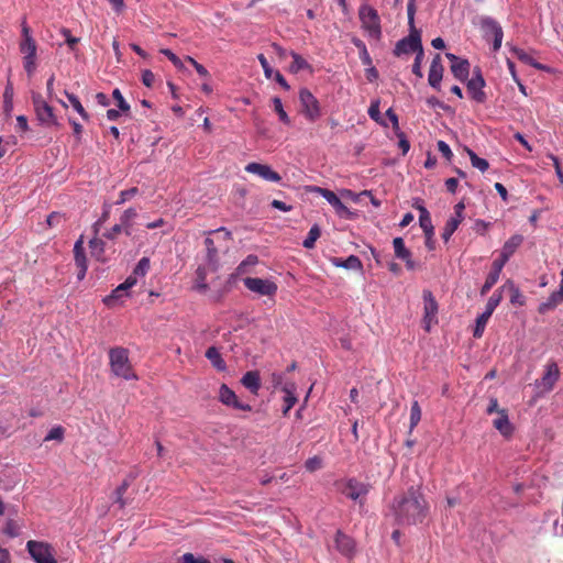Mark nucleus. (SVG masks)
Returning <instances> with one entry per match:
<instances>
[{"label": "nucleus", "instance_id": "1", "mask_svg": "<svg viewBox=\"0 0 563 563\" xmlns=\"http://www.w3.org/2000/svg\"><path fill=\"white\" fill-rule=\"evenodd\" d=\"M390 510L398 526H416L427 519L430 505L421 486H410L394 497Z\"/></svg>", "mask_w": 563, "mask_h": 563}, {"label": "nucleus", "instance_id": "2", "mask_svg": "<svg viewBox=\"0 0 563 563\" xmlns=\"http://www.w3.org/2000/svg\"><path fill=\"white\" fill-rule=\"evenodd\" d=\"M21 33L22 38L19 42V51L23 55V68L27 76L32 77L37 68V44L25 19L21 23Z\"/></svg>", "mask_w": 563, "mask_h": 563}, {"label": "nucleus", "instance_id": "3", "mask_svg": "<svg viewBox=\"0 0 563 563\" xmlns=\"http://www.w3.org/2000/svg\"><path fill=\"white\" fill-rule=\"evenodd\" d=\"M362 27L372 38L379 40L382 36L380 19L377 11L368 5L363 4L358 10Z\"/></svg>", "mask_w": 563, "mask_h": 563}, {"label": "nucleus", "instance_id": "4", "mask_svg": "<svg viewBox=\"0 0 563 563\" xmlns=\"http://www.w3.org/2000/svg\"><path fill=\"white\" fill-rule=\"evenodd\" d=\"M299 101L301 106V112L307 120L314 122L321 117L320 103L309 89H300Z\"/></svg>", "mask_w": 563, "mask_h": 563}, {"label": "nucleus", "instance_id": "5", "mask_svg": "<svg viewBox=\"0 0 563 563\" xmlns=\"http://www.w3.org/2000/svg\"><path fill=\"white\" fill-rule=\"evenodd\" d=\"M466 81V90L472 100L477 103H485L487 101V95L484 91L486 81L482 75L481 68L476 67L473 70V76Z\"/></svg>", "mask_w": 563, "mask_h": 563}, {"label": "nucleus", "instance_id": "6", "mask_svg": "<svg viewBox=\"0 0 563 563\" xmlns=\"http://www.w3.org/2000/svg\"><path fill=\"white\" fill-rule=\"evenodd\" d=\"M32 102L36 119L45 126L57 125V118L53 108L43 99L40 93L32 95Z\"/></svg>", "mask_w": 563, "mask_h": 563}, {"label": "nucleus", "instance_id": "7", "mask_svg": "<svg viewBox=\"0 0 563 563\" xmlns=\"http://www.w3.org/2000/svg\"><path fill=\"white\" fill-rule=\"evenodd\" d=\"M26 549L36 563H57L53 548L48 543L31 540L27 541Z\"/></svg>", "mask_w": 563, "mask_h": 563}, {"label": "nucleus", "instance_id": "8", "mask_svg": "<svg viewBox=\"0 0 563 563\" xmlns=\"http://www.w3.org/2000/svg\"><path fill=\"white\" fill-rule=\"evenodd\" d=\"M419 49H423L421 43V34L419 30L413 27L410 29V33L407 37H404L397 42L394 54L396 56H400L402 54H409L413 52L418 53Z\"/></svg>", "mask_w": 563, "mask_h": 563}, {"label": "nucleus", "instance_id": "9", "mask_svg": "<svg viewBox=\"0 0 563 563\" xmlns=\"http://www.w3.org/2000/svg\"><path fill=\"white\" fill-rule=\"evenodd\" d=\"M339 490L352 500H358L366 496L369 492V486L365 483L357 481L356 478H349L345 482L338 484Z\"/></svg>", "mask_w": 563, "mask_h": 563}, {"label": "nucleus", "instance_id": "10", "mask_svg": "<svg viewBox=\"0 0 563 563\" xmlns=\"http://www.w3.org/2000/svg\"><path fill=\"white\" fill-rule=\"evenodd\" d=\"M485 38H493V51L497 52L503 43L504 32L500 24L492 18H484L481 22Z\"/></svg>", "mask_w": 563, "mask_h": 563}, {"label": "nucleus", "instance_id": "11", "mask_svg": "<svg viewBox=\"0 0 563 563\" xmlns=\"http://www.w3.org/2000/svg\"><path fill=\"white\" fill-rule=\"evenodd\" d=\"M111 369L115 376L124 379H136L137 376L132 369L128 354H110Z\"/></svg>", "mask_w": 563, "mask_h": 563}, {"label": "nucleus", "instance_id": "12", "mask_svg": "<svg viewBox=\"0 0 563 563\" xmlns=\"http://www.w3.org/2000/svg\"><path fill=\"white\" fill-rule=\"evenodd\" d=\"M243 283L249 290L262 296H274L277 291V285L268 279L246 277L243 279Z\"/></svg>", "mask_w": 563, "mask_h": 563}, {"label": "nucleus", "instance_id": "13", "mask_svg": "<svg viewBox=\"0 0 563 563\" xmlns=\"http://www.w3.org/2000/svg\"><path fill=\"white\" fill-rule=\"evenodd\" d=\"M560 369L555 362H549L544 367V373L539 380L536 382V386L541 388L543 393H549L553 389L555 383L560 378Z\"/></svg>", "mask_w": 563, "mask_h": 563}, {"label": "nucleus", "instance_id": "14", "mask_svg": "<svg viewBox=\"0 0 563 563\" xmlns=\"http://www.w3.org/2000/svg\"><path fill=\"white\" fill-rule=\"evenodd\" d=\"M423 302H424V316H423V323L427 331L430 330V327L433 322H437V314H438V302L433 296V294L426 289L422 294Z\"/></svg>", "mask_w": 563, "mask_h": 563}, {"label": "nucleus", "instance_id": "15", "mask_svg": "<svg viewBox=\"0 0 563 563\" xmlns=\"http://www.w3.org/2000/svg\"><path fill=\"white\" fill-rule=\"evenodd\" d=\"M446 58L451 62V71L453 76L460 81H465L470 76V63L467 59L461 58L452 53L445 54Z\"/></svg>", "mask_w": 563, "mask_h": 563}, {"label": "nucleus", "instance_id": "16", "mask_svg": "<svg viewBox=\"0 0 563 563\" xmlns=\"http://www.w3.org/2000/svg\"><path fill=\"white\" fill-rule=\"evenodd\" d=\"M245 170L247 173L257 175L258 177L263 178L264 180L272 181V183H278L280 181L282 177L280 175L273 170L268 165L260 164V163H249L245 166Z\"/></svg>", "mask_w": 563, "mask_h": 563}, {"label": "nucleus", "instance_id": "17", "mask_svg": "<svg viewBox=\"0 0 563 563\" xmlns=\"http://www.w3.org/2000/svg\"><path fill=\"white\" fill-rule=\"evenodd\" d=\"M443 71H444V67L442 65L441 55L435 54V56L433 57V59L431 62L429 75H428V82L432 88L440 90L441 80L443 78Z\"/></svg>", "mask_w": 563, "mask_h": 563}, {"label": "nucleus", "instance_id": "18", "mask_svg": "<svg viewBox=\"0 0 563 563\" xmlns=\"http://www.w3.org/2000/svg\"><path fill=\"white\" fill-rule=\"evenodd\" d=\"M219 399L222 404L231 406L239 410L250 411L252 409L250 405L240 402L235 393L232 389H230L225 384H222L220 387Z\"/></svg>", "mask_w": 563, "mask_h": 563}, {"label": "nucleus", "instance_id": "19", "mask_svg": "<svg viewBox=\"0 0 563 563\" xmlns=\"http://www.w3.org/2000/svg\"><path fill=\"white\" fill-rule=\"evenodd\" d=\"M395 256L405 262L406 268L408 271H415L417 268V264L411 258V252L406 247L402 238H395L393 241Z\"/></svg>", "mask_w": 563, "mask_h": 563}, {"label": "nucleus", "instance_id": "20", "mask_svg": "<svg viewBox=\"0 0 563 563\" xmlns=\"http://www.w3.org/2000/svg\"><path fill=\"white\" fill-rule=\"evenodd\" d=\"M74 257L78 267V279H82L87 273V257L84 247V236L81 235L74 245Z\"/></svg>", "mask_w": 563, "mask_h": 563}, {"label": "nucleus", "instance_id": "21", "mask_svg": "<svg viewBox=\"0 0 563 563\" xmlns=\"http://www.w3.org/2000/svg\"><path fill=\"white\" fill-rule=\"evenodd\" d=\"M335 548L342 555L346 558H353L355 554L354 540L340 530L335 534Z\"/></svg>", "mask_w": 563, "mask_h": 563}, {"label": "nucleus", "instance_id": "22", "mask_svg": "<svg viewBox=\"0 0 563 563\" xmlns=\"http://www.w3.org/2000/svg\"><path fill=\"white\" fill-rule=\"evenodd\" d=\"M505 265H506V263L503 262L499 258H496L493 262L492 271L487 275L486 280H485V283H484V285H483V287L481 289V295L482 296L486 295L495 286V284L498 282L499 275H500V273H501V271H503Z\"/></svg>", "mask_w": 563, "mask_h": 563}, {"label": "nucleus", "instance_id": "23", "mask_svg": "<svg viewBox=\"0 0 563 563\" xmlns=\"http://www.w3.org/2000/svg\"><path fill=\"white\" fill-rule=\"evenodd\" d=\"M523 236L520 234L512 235L509 240H507L501 249L499 260L507 263L512 254L517 251V249L522 244Z\"/></svg>", "mask_w": 563, "mask_h": 563}, {"label": "nucleus", "instance_id": "24", "mask_svg": "<svg viewBox=\"0 0 563 563\" xmlns=\"http://www.w3.org/2000/svg\"><path fill=\"white\" fill-rule=\"evenodd\" d=\"M493 426L500 432L501 435L509 438L514 432V427L509 421L508 412L506 409L499 411L496 419L493 420Z\"/></svg>", "mask_w": 563, "mask_h": 563}, {"label": "nucleus", "instance_id": "25", "mask_svg": "<svg viewBox=\"0 0 563 563\" xmlns=\"http://www.w3.org/2000/svg\"><path fill=\"white\" fill-rule=\"evenodd\" d=\"M322 197L335 209V211L340 214H346L349 212L347 207L340 200V198L331 190L324 188H316Z\"/></svg>", "mask_w": 563, "mask_h": 563}, {"label": "nucleus", "instance_id": "26", "mask_svg": "<svg viewBox=\"0 0 563 563\" xmlns=\"http://www.w3.org/2000/svg\"><path fill=\"white\" fill-rule=\"evenodd\" d=\"M214 240L210 236L206 238L205 240V246L207 251L206 261L208 264V267L214 272L218 268V262H219V252L218 249L214 245Z\"/></svg>", "mask_w": 563, "mask_h": 563}, {"label": "nucleus", "instance_id": "27", "mask_svg": "<svg viewBox=\"0 0 563 563\" xmlns=\"http://www.w3.org/2000/svg\"><path fill=\"white\" fill-rule=\"evenodd\" d=\"M331 263L336 267H343L346 269L362 271L363 268V264L356 255H350L345 260L340 257H332Z\"/></svg>", "mask_w": 563, "mask_h": 563}, {"label": "nucleus", "instance_id": "28", "mask_svg": "<svg viewBox=\"0 0 563 563\" xmlns=\"http://www.w3.org/2000/svg\"><path fill=\"white\" fill-rule=\"evenodd\" d=\"M241 383L243 384V386L245 388H247L252 394H257L260 387H261V378H260V374L258 372L256 371H250V372H246L242 379H241Z\"/></svg>", "mask_w": 563, "mask_h": 563}, {"label": "nucleus", "instance_id": "29", "mask_svg": "<svg viewBox=\"0 0 563 563\" xmlns=\"http://www.w3.org/2000/svg\"><path fill=\"white\" fill-rule=\"evenodd\" d=\"M89 247H90V252H91V255L99 262H107V257L104 255V250H106V243L97 238V236H93L90 241H89Z\"/></svg>", "mask_w": 563, "mask_h": 563}, {"label": "nucleus", "instance_id": "30", "mask_svg": "<svg viewBox=\"0 0 563 563\" xmlns=\"http://www.w3.org/2000/svg\"><path fill=\"white\" fill-rule=\"evenodd\" d=\"M295 389H296V387H295L294 384H285L282 387V390L285 393V397H284L285 407H284V410H283V413L285 416L289 412V410L297 402V397L295 395Z\"/></svg>", "mask_w": 563, "mask_h": 563}, {"label": "nucleus", "instance_id": "31", "mask_svg": "<svg viewBox=\"0 0 563 563\" xmlns=\"http://www.w3.org/2000/svg\"><path fill=\"white\" fill-rule=\"evenodd\" d=\"M208 271H211L208 265H200L196 271L195 288L200 292H206L209 288L206 282Z\"/></svg>", "mask_w": 563, "mask_h": 563}, {"label": "nucleus", "instance_id": "32", "mask_svg": "<svg viewBox=\"0 0 563 563\" xmlns=\"http://www.w3.org/2000/svg\"><path fill=\"white\" fill-rule=\"evenodd\" d=\"M561 302H563V296L560 292L554 291L544 302L540 303L538 311L544 314L550 310H553Z\"/></svg>", "mask_w": 563, "mask_h": 563}, {"label": "nucleus", "instance_id": "33", "mask_svg": "<svg viewBox=\"0 0 563 563\" xmlns=\"http://www.w3.org/2000/svg\"><path fill=\"white\" fill-rule=\"evenodd\" d=\"M504 287H508L510 291V302L517 306H523L526 303V297L520 289L511 282L507 280Z\"/></svg>", "mask_w": 563, "mask_h": 563}, {"label": "nucleus", "instance_id": "34", "mask_svg": "<svg viewBox=\"0 0 563 563\" xmlns=\"http://www.w3.org/2000/svg\"><path fill=\"white\" fill-rule=\"evenodd\" d=\"M136 216V210L134 208H129L120 217V223L123 225L126 235H131L132 222Z\"/></svg>", "mask_w": 563, "mask_h": 563}, {"label": "nucleus", "instance_id": "35", "mask_svg": "<svg viewBox=\"0 0 563 563\" xmlns=\"http://www.w3.org/2000/svg\"><path fill=\"white\" fill-rule=\"evenodd\" d=\"M511 52L514 53V55L522 63L527 64V65H530L537 69H541L542 66L541 64H539L538 62L534 60V58L528 54L527 52H525L523 49L521 48H518V47H512L511 48Z\"/></svg>", "mask_w": 563, "mask_h": 563}, {"label": "nucleus", "instance_id": "36", "mask_svg": "<svg viewBox=\"0 0 563 563\" xmlns=\"http://www.w3.org/2000/svg\"><path fill=\"white\" fill-rule=\"evenodd\" d=\"M352 43L358 48L360 51V59L363 65L371 66L372 65V57L369 56V53L366 48L365 43L360 40L358 37H353Z\"/></svg>", "mask_w": 563, "mask_h": 563}, {"label": "nucleus", "instance_id": "37", "mask_svg": "<svg viewBox=\"0 0 563 563\" xmlns=\"http://www.w3.org/2000/svg\"><path fill=\"white\" fill-rule=\"evenodd\" d=\"M320 235H321V230H320L319 225L313 224L310 228L307 238L303 240L302 246L308 250L313 249L316 241L320 238Z\"/></svg>", "mask_w": 563, "mask_h": 563}, {"label": "nucleus", "instance_id": "38", "mask_svg": "<svg viewBox=\"0 0 563 563\" xmlns=\"http://www.w3.org/2000/svg\"><path fill=\"white\" fill-rule=\"evenodd\" d=\"M65 95H66L68 101L70 102V104L73 106V108L82 118V120L89 121L90 117H89L88 112L85 110V108L82 107L79 99L74 93H69L67 91H65Z\"/></svg>", "mask_w": 563, "mask_h": 563}, {"label": "nucleus", "instance_id": "39", "mask_svg": "<svg viewBox=\"0 0 563 563\" xmlns=\"http://www.w3.org/2000/svg\"><path fill=\"white\" fill-rule=\"evenodd\" d=\"M130 484L131 483L129 479H124L114 492V503L118 504L120 508H124L126 505V500L123 498V496L130 487Z\"/></svg>", "mask_w": 563, "mask_h": 563}, {"label": "nucleus", "instance_id": "40", "mask_svg": "<svg viewBox=\"0 0 563 563\" xmlns=\"http://www.w3.org/2000/svg\"><path fill=\"white\" fill-rule=\"evenodd\" d=\"M258 263V257L256 255H249L244 261H242L236 267V274L243 275L250 272V268L254 267Z\"/></svg>", "mask_w": 563, "mask_h": 563}, {"label": "nucleus", "instance_id": "41", "mask_svg": "<svg viewBox=\"0 0 563 563\" xmlns=\"http://www.w3.org/2000/svg\"><path fill=\"white\" fill-rule=\"evenodd\" d=\"M368 115L372 120H374L376 123L387 126V123L383 119L380 111H379V100H373L371 102V106L368 108Z\"/></svg>", "mask_w": 563, "mask_h": 563}, {"label": "nucleus", "instance_id": "42", "mask_svg": "<svg viewBox=\"0 0 563 563\" xmlns=\"http://www.w3.org/2000/svg\"><path fill=\"white\" fill-rule=\"evenodd\" d=\"M272 101H273L274 110L278 114L279 120L283 123L289 125L291 123V120H290L289 115L287 114V112L284 110L283 102H282L280 98L274 97Z\"/></svg>", "mask_w": 563, "mask_h": 563}, {"label": "nucleus", "instance_id": "43", "mask_svg": "<svg viewBox=\"0 0 563 563\" xmlns=\"http://www.w3.org/2000/svg\"><path fill=\"white\" fill-rule=\"evenodd\" d=\"M460 225V219H449L441 234L444 242H448Z\"/></svg>", "mask_w": 563, "mask_h": 563}, {"label": "nucleus", "instance_id": "44", "mask_svg": "<svg viewBox=\"0 0 563 563\" xmlns=\"http://www.w3.org/2000/svg\"><path fill=\"white\" fill-rule=\"evenodd\" d=\"M467 154L473 167L479 169L483 173L488 169L489 164L486 159L478 157L472 150H467Z\"/></svg>", "mask_w": 563, "mask_h": 563}, {"label": "nucleus", "instance_id": "45", "mask_svg": "<svg viewBox=\"0 0 563 563\" xmlns=\"http://www.w3.org/2000/svg\"><path fill=\"white\" fill-rule=\"evenodd\" d=\"M420 420H421V408L419 406V402L417 400H415L411 404V408H410V431H412L413 428L417 427V424L420 422Z\"/></svg>", "mask_w": 563, "mask_h": 563}, {"label": "nucleus", "instance_id": "46", "mask_svg": "<svg viewBox=\"0 0 563 563\" xmlns=\"http://www.w3.org/2000/svg\"><path fill=\"white\" fill-rule=\"evenodd\" d=\"M291 56L294 58L291 65H290V70L292 73H298L302 69H307L309 68V64L307 63V60L305 58H302L300 55H298L297 53H291Z\"/></svg>", "mask_w": 563, "mask_h": 563}, {"label": "nucleus", "instance_id": "47", "mask_svg": "<svg viewBox=\"0 0 563 563\" xmlns=\"http://www.w3.org/2000/svg\"><path fill=\"white\" fill-rule=\"evenodd\" d=\"M65 429L62 426H56L49 430L47 435L44 438V441L56 440L62 442L64 440Z\"/></svg>", "mask_w": 563, "mask_h": 563}, {"label": "nucleus", "instance_id": "48", "mask_svg": "<svg viewBox=\"0 0 563 563\" xmlns=\"http://www.w3.org/2000/svg\"><path fill=\"white\" fill-rule=\"evenodd\" d=\"M490 313L489 312H483L482 314H479L476 319V328H475V331H474V336H481L483 331H484V328L488 321V319L490 318Z\"/></svg>", "mask_w": 563, "mask_h": 563}, {"label": "nucleus", "instance_id": "49", "mask_svg": "<svg viewBox=\"0 0 563 563\" xmlns=\"http://www.w3.org/2000/svg\"><path fill=\"white\" fill-rule=\"evenodd\" d=\"M503 299V296H501V292H499L498 290H496L488 299L487 303H486V308H485V312H489L490 314H493L494 310L497 308V306L499 305V302L501 301Z\"/></svg>", "mask_w": 563, "mask_h": 563}, {"label": "nucleus", "instance_id": "50", "mask_svg": "<svg viewBox=\"0 0 563 563\" xmlns=\"http://www.w3.org/2000/svg\"><path fill=\"white\" fill-rule=\"evenodd\" d=\"M221 355L222 354H206L214 368H217L219 372H225L227 365Z\"/></svg>", "mask_w": 563, "mask_h": 563}, {"label": "nucleus", "instance_id": "51", "mask_svg": "<svg viewBox=\"0 0 563 563\" xmlns=\"http://www.w3.org/2000/svg\"><path fill=\"white\" fill-rule=\"evenodd\" d=\"M126 290L124 289V287L122 285H119L110 296L106 297L104 298V303L107 306H110L112 305L117 299L123 297V296H126Z\"/></svg>", "mask_w": 563, "mask_h": 563}, {"label": "nucleus", "instance_id": "52", "mask_svg": "<svg viewBox=\"0 0 563 563\" xmlns=\"http://www.w3.org/2000/svg\"><path fill=\"white\" fill-rule=\"evenodd\" d=\"M112 97L113 99L117 101V104H118V108L122 111V112H129L130 111V104L124 100L120 89L115 88L113 91H112Z\"/></svg>", "mask_w": 563, "mask_h": 563}, {"label": "nucleus", "instance_id": "53", "mask_svg": "<svg viewBox=\"0 0 563 563\" xmlns=\"http://www.w3.org/2000/svg\"><path fill=\"white\" fill-rule=\"evenodd\" d=\"M12 97H13V86L9 81L5 86L3 98H4V110L5 112L11 111L12 109Z\"/></svg>", "mask_w": 563, "mask_h": 563}, {"label": "nucleus", "instance_id": "54", "mask_svg": "<svg viewBox=\"0 0 563 563\" xmlns=\"http://www.w3.org/2000/svg\"><path fill=\"white\" fill-rule=\"evenodd\" d=\"M137 187H132L130 189L122 190L119 195V200L117 201V205H122L125 201L132 199L135 195H137Z\"/></svg>", "mask_w": 563, "mask_h": 563}, {"label": "nucleus", "instance_id": "55", "mask_svg": "<svg viewBox=\"0 0 563 563\" xmlns=\"http://www.w3.org/2000/svg\"><path fill=\"white\" fill-rule=\"evenodd\" d=\"M148 269H150V260L147 257H142L139 261L136 267L134 268L133 274L144 276Z\"/></svg>", "mask_w": 563, "mask_h": 563}, {"label": "nucleus", "instance_id": "56", "mask_svg": "<svg viewBox=\"0 0 563 563\" xmlns=\"http://www.w3.org/2000/svg\"><path fill=\"white\" fill-rule=\"evenodd\" d=\"M163 55H165L172 63L175 67L181 69L183 68V62L181 59L176 55L174 54L169 48H162L159 51Z\"/></svg>", "mask_w": 563, "mask_h": 563}, {"label": "nucleus", "instance_id": "57", "mask_svg": "<svg viewBox=\"0 0 563 563\" xmlns=\"http://www.w3.org/2000/svg\"><path fill=\"white\" fill-rule=\"evenodd\" d=\"M416 0H409L407 4V15H408V24L409 29H413L415 26V14H416Z\"/></svg>", "mask_w": 563, "mask_h": 563}, {"label": "nucleus", "instance_id": "58", "mask_svg": "<svg viewBox=\"0 0 563 563\" xmlns=\"http://www.w3.org/2000/svg\"><path fill=\"white\" fill-rule=\"evenodd\" d=\"M177 563H210L207 559L196 558L192 553H185Z\"/></svg>", "mask_w": 563, "mask_h": 563}, {"label": "nucleus", "instance_id": "59", "mask_svg": "<svg viewBox=\"0 0 563 563\" xmlns=\"http://www.w3.org/2000/svg\"><path fill=\"white\" fill-rule=\"evenodd\" d=\"M322 466V460L319 456L310 457L306 461L305 467L308 472H314Z\"/></svg>", "mask_w": 563, "mask_h": 563}, {"label": "nucleus", "instance_id": "60", "mask_svg": "<svg viewBox=\"0 0 563 563\" xmlns=\"http://www.w3.org/2000/svg\"><path fill=\"white\" fill-rule=\"evenodd\" d=\"M422 59H423V49H419V52L416 55L413 65H412V73L420 78L422 77V71H421Z\"/></svg>", "mask_w": 563, "mask_h": 563}, {"label": "nucleus", "instance_id": "61", "mask_svg": "<svg viewBox=\"0 0 563 563\" xmlns=\"http://www.w3.org/2000/svg\"><path fill=\"white\" fill-rule=\"evenodd\" d=\"M62 34L63 36L65 37V41L67 43V45L69 46V48L71 51L75 49V46L78 44L79 42V38L78 37H75L71 35L70 31L68 29H62Z\"/></svg>", "mask_w": 563, "mask_h": 563}, {"label": "nucleus", "instance_id": "62", "mask_svg": "<svg viewBox=\"0 0 563 563\" xmlns=\"http://www.w3.org/2000/svg\"><path fill=\"white\" fill-rule=\"evenodd\" d=\"M47 224L49 227H56L58 224H60L62 222L65 221V216L63 213H59V212H52L48 217H47Z\"/></svg>", "mask_w": 563, "mask_h": 563}, {"label": "nucleus", "instance_id": "63", "mask_svg": "<svg viewBox=\"0 0 563 563\" xmlns=\"http://www.w3.org/2000/svg\"><path fill=\"white\" fill-rule=\"evenodd\" d=\"M439 152L448 159L450 161L453 156V153L449 146V144L444 141H438L437 143Z\"/></svg>", "mask_w": 563, "mask_h": 563}, {"label": "nucleus", "instance_id": "64", "mask_svg": "<svg viewBox=\"0 0 563 563\" xmlns=\"http://www.w3.org/2000/svg\"><path fill=\"white\" fill-rule=\"evenodd\" d=\"M122 231H124V228L121 223L114 224L109 231H107L103 236L109 240H114Z\"/></svg>", "mask_w": 563, "mask_h": 563}]
</instances>
